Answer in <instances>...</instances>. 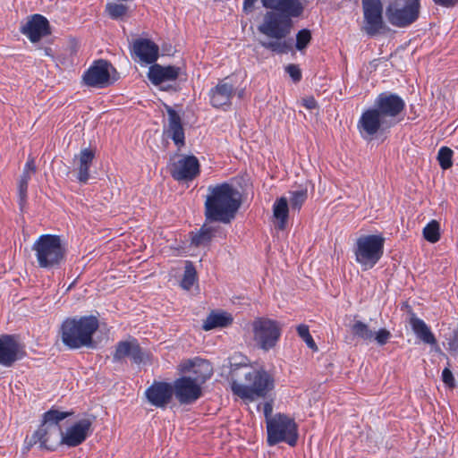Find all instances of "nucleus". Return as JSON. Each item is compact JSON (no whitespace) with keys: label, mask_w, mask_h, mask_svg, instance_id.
<instances>
[{"label":"nucleus","mask_w":458,"mask_h":458,"mask_svg":"<svg viewBox=\"0 0 458 458\" xmlns=\"http://www.w3.org/2000/svg\"><path fill=\"white\" fill-rule=\"evenodd\" d=\"M38 266L40 268L51 269L58 267L65 257V247L59 235L42 234L33 243Z\"/></svg>","instance_id":"nucleus-7"},{"label":"nucleus","mask_w":458,"mask_h":458,"mask_svg":"<svg viewBox=\"0 0 458 458\" xmlns=\"http://www.w3.org/2000/svg\"><path fill=\"white\" fill-rule=\"evenodd\" d=\"M350 329L354 336L365 342L371 341L374 337V332L369 328V327L366 323L360 320H355L350 326Z\"/></svg>","instance_id":"nucleus-31"},{"label":"nucleus","mask_w":458,"mask_h":458,"mask_svg":"<svg viewBox=\"0 0 458 458\" xmlns=\"http://www.w3.org/2000/svg\"><path fill=\"white\" fill-rule=\"evenodd\" d=\"M447 350L452 354H458V328L453 332V335L447 339Z\"/></svg>","instance_id":"nucleus-41"},{"label":"nucleus","mask_w":458,"mask_h":458,"mask_svg":"<svg viewBox=\"0 0 458 458\" xmlns=\"http://www.w3.org/2000/svg\"><path fill=\"white\" fill-rule=\"evenodd\" d=\"M174 394L173 386L170 383L155 381L145 391L148 402L157 407L165 408L171 402Z\"/></svg>","instance_id":"nucleus-20"},{"label":"nucleus","mask_w":458,"mask_h":458,"mask_svg":"<svg viewBox=\"0 0 458 458\" xmlns=\"http://www.w3.org/2000/svg\"><path fill=\"white\" fill-rule=\"evenodd\" d=\"M196 269L191 262L188 261L185 266L183 277L181 282V286L185 290H190L196 281Z\"/></svg>","instance_id":"nucleus-34"},{"label":"nucleus","mask_w":458,"mask_h":458,"mask_svg":"<svg viewBox=\"0 0 458 458\" xmlns=\"http://www.w3.org/2000/svg\"><path fill=\"white\" fill-rule=\"evenodd\" d=\"M95 158V152L89 148L81 150L78 156V176L80 182L86 183L89 179V168Z\"/></svg>","instance_id":"nucleus-26"},{"label":"nucleus","mask_w":458,"mask_h":458,"mask_svg":"<svg viewBox=\"0 0 458 458\" xmlns=\"http://www.w3.org/2000/svg\"><path fill=\"white\" fill-rule=\"evenodd\" d=\"M263 7L268 9L261 22L258 25V31L273 40L261 42L266 49L277 54H286L292 46L284 41L293 28V19L302 15L307 0H260Z\"/></svg>","instance_id":"nucleus-1"},{"label":"nucleus","mask_w":458,"mask_h":458,"mask_svg":"<svg viewBox=\"0 0 458 458\" xmlns=\"http://www.w3.org/2000/svg\"><path fill=\"white\" fill-rule=\"evenodd\" d=\"M167 113V125L164 128V134L172 139L180 149L185 145V134L182 117L171 106H165Z\"/></svg>","instance_id":"nucleus-21"},{"label":"nucleus","mask_w":458,"mask_h":458,"mask_svg":"<svg viewBox=\"0 0 458 458\" xmlns=\"http://www.w3.org/2000/svg\"><path fill=\"white\" fill-rule=\"evenodd\" d=\"M170 173L172 177L178 181H191L199 174V163L195 156H182L178 161L173 163Z\"/></svg>","instance_id":"nucleus-17"},{"label":"nucleus","mask_w":458,"mask_h":458,"mask_svg":"<svg viewBox=\"0 0 458 458\" xmlns=\"http://www.w3.org/2000/svg\"><path fill=\"white\" fill-rule=\"evenodd\" d=\"M132 49L135 55L146 64H153L158 57V46L148 38L135 40Z\"/></svg>","instance_id":"nucleus-24"},{"label":"nucleus","mask_w":458,"mask_h":458,"mask_svg":"<svg viewBox=\"0 0 458 458\" xmlns=\"http://www.w3.org/2000/svg\"><path fill=\"white\" fill-rule=\"evenodd\" d=\"M385 241L381 234L362 235L357 239L353 252L362 270L371 269L380 260Z\"/></svg>","instance_id":"nucleus-8"},{"label":"nucleus","mask_w":458,"mask_h":458,"mask_svg":"<svg viewBox=\"0 0 458 458\" xmlns=\"http://www.w3.org/2000/svg\"><path fill=\"white\" fill-rule=\"evenodd\" d=\"M94 417H87L76 421L71 427L62 431L59 445L76 447L81 445L91 434Z\"/></svg>","instance_id":"nucleus-14"},{"label":"nucleus","mask_w":458,"mask_h":458,"mask_svg":"<svg viewBox=\"0 0 458 458\" xmlns=\"http://www.w3.org/2000/svg\"><path fill=\"white\" fill-rule=\"evenodd\" d=\"M191 363L194 377H181L172 385L174 394L181 404H191L202 395L201 385L212 376L210 363L199 360Z\"/></svg>","instance_id":"nucleus-5"},{"label":"nucleus","mask_w":458,"mask_h":458,"mask_svg":"<svg viewBox=\"0 0 458 458\" xmlns=\"http://www.w3.org/2000/svg\"><path fill=\"white\" fill-rule=\"evenodd\" d=\"M453 150L448 147H441L437 153V160L442 169H449L453 165Z\"/></svg>","instance_id":"nucleus-35"},{"label":"nucleus","mask_w":458,"mask_h":458,"mask_svg":"<svg viewBox=\"0 0 458 458\" xmlns=\"http://www.w3.org/2000/svg\"><path fill=\"white\" fill-rule=\"evenodd\" d=\"M410 325L419 339L428 344H436L437 339L427 324L414 314L410 318Z\"/></svg>","instance_id":"nucleus-27"},{"label":"nucleus","mask_w":458,"mask_h":458,"mask_svg":"<svg viewBox=\"0 0 458 458\" xmlns=\"http://www.w3.org/2000/svg\"><path fill=\"white\" fill-rule=\"evenodd\" d=\"M205 201V216L210 222L230 223L242 205V196L229 183L208 186Z\"/></svg>","instance_id":"nucleus-2"},{"label":"nucleus","mask_w":458,"mask_h":458,"mask_svg":"<svg viewBox=\"0 0 458 458\" xmlns=\"http://www.w3.org/2000/svg\"><path fill=\"white\" fill-rule=\"evenodd\" d=\"M303 106L310 110L315 109L318 106L317 101L313 97H308L303 99Z\"/></svg>","instance_id":"nucleus-48"},{"label":"nucleus","mask_w":458,"mask_h":458,"mask_svg":"<svg viewBox=\"0 0 458 458\" xmlns=\"http://www.w3.org/2000/svg\"><path fill=\"white\" fill-rule=\"evenodd\" d=\"M50 52H51V48H49V47L45 48V54L47 55H51Z\"/></svg>","instance_id":"nucleus-49"},{"label":"nucleus","mask_w":458,"mask_h":458,"mask_svg":"<svg viewBox=\"0 0 458 458\" xmlns=\"http://www.w3.org/2000/svg\"><path fill=\"white\" fill-rule=\"evenodd\" d=\"M442 380L448 386H450V387L454 386L455 380H454L452 371L448 368H445L443 369Z\"/></svg>","instance_id":"nucleus-43"},{"label":"nucleus","mask_w":458,"mask_h":458,"mask_svg":"<svg viewBox=\"0 0 458 458\" xmlns=\"http://www.w3.org/2000/svg\"><path fill=\"white\" fill-rule=\"evenodd\" d=\"M30 178H31V176L21 175V179L19 181V185H18L19 204H20V207L21 209L23 208V207L26 204L28 184H29V181L30 180Z\"/></svg>","instance_id":"nucleus-37"},{"label":"nucleus","mask_w":458,"mask_h":458,"mask_svg":"<svg viewBox=\"0 0 458 458\" xmlns=\"http://www.w3.org/2000/svg\"><path fill=\"white\" fill-rule=\"evenodd\" d=\"M110 63L106 60H98L83 75L86 85L96 88H104L110 83Z\"/></svg>","instance_id":"nucleus-19"},{"label":"nucleus","mask_w":458,"mask_h":458,"mask_svg":"<svg viewBox=\"0 0 458 458\" xmlns=\"http://www.w3.org/2000/svg\"><path fill=\"white\" fill-rule=\"evenodd\" d=\"M25 355L22 345L13 335H0V365L12 367Z\"/></svg>","instance_id":"nucleus-16"},{"label":"nucleus","mask_w":458,"mask_h":458,"mask_svg":"<svg viewBox=\"0 0 458 458\" xmlns=\"http://www.w3.org/2000/svg\"><path fill=\"white\" fill-rule=\"evenodd\" d=\"M308 198L307 188L290 191V205L292 209L300 210Z\"/></svg>","instance_id":"nucleus-33"},{"label":"nucleus","mask_w":458,"mask_h":458,"mask_svg":"<svg viewBox=\"0 0 458 458\" xmlns=\"http://www.w3.org/2000/svg\"><path fill=\"white\" fill-rule=\"evenodd\" d=\"M373 107L394 126L397 123V116L405 108V102L399 95L386 91L376 98Z\"/></svg>","instance_id":"nucleus-13"},{"label":"nucleus","mask_w":458,"mask_h":458,"mask_svg":"<svg viewBox=\"0 0 458 458\" xmlns=\"http://www.w3.org/2000/svg\"><path fill=\"white\" fill-rule=\"evenodd\" d=\"M253 339L264 351L272 349L281 335V327L276 320L257 318L252 323Z\"/></svg>","instance_id":"nucleus-11"},{"label":"nucleus","mask_w":458,"mask_h":458,"mask_svg":"<svg viewBox=\"0 0 458 458\" xmlns=\"http://www.w3.org/2000/svg\"><path fill=\"white\" fill-rule=\"evenodd\" d=\"M130 357L133 362L139 364L143 360V353L141 348L135 339L131 341L118 342L115 346V352L113 360L115 362L123 360L124 358Z\"/></svg>","instance_id":"nucleus-23"},{"label":"nucleus","mask_w":458,"mask_h":458,"mask_svg":"<svg viewBox=\"0 0 458 458\" xmlns=\"http://www.w3.org/2000/svg\"><path fill=\"white\" fill-rule=\"evenodd\" d=\"M36 170L37 168L35 165V160L33 157H30L27 163L25 164L21 175L31 176V174L36 173Z\"/></svg>","instance_id":"nucleus-44"},{"label":"nucleus","mask_w":458,"mask_h":458,"mask_svg":"<svg viewBox=\"0 0 458 458\" xmlns=\"http://www.w3.org/2000/svg\"><path fill=\"white\" fill-rule=\"evenodd\" d=\"M357 127L363 139L370 140L374 135L379 132L383 133L393 126L390 122H387V120L372 106L362 113L358 121Z\"/></svg>","instance_id":"nucleus-12"},{"label":"nucleus","mask_w":458,"mask_h":458,"mask_svg":"<svg viewBox=\"0 0 458 458\" xmlns=\"http://www.w3.org/2000/svg\"><path fill=\"white\" fill-rule=\"evenodd\" d=\"M72 411H61L51 408L42 415V421L37 430L30 437L25 439V448L30 450L32 446L38 445L41 450L55 451L57 438L62 434V428L59 422L72 416Z\"/></svg>","instance_id":"nucleus-4"},{"label":"nucleus","mask_w":458,"mask_h":458,"mask_svg":"<svg viewBox=\"0 0 458 458\" xmlns=\"http://www.w3.org/2000/svg\"><path fill=\"white\" fill-rule=\"evenodd\" d=\"M285 71L294 82H299L301 80V71L297 64L287 65Z\"/></svg>","instance_id":"nucleus-42"},{"label":"nucleus","mask_w":458,"mask_h":458,"mask_svg":"<svg viewBox=\"0 0 458 458\" xmlns=\"http://www.w3.org/2000/svg\"><path fill=\"white\" fill-rule=\"evenodd\" d=\"M179 67L171 65L162 66L156 64L149 67L148 77L154 85L157 86L165 81H175L179 76Z\"/></svg>","instance_id":"nucleus-25"},{"label":"nucleus","mask_w":458,"mask_h":458,"mask_svg":"<svg viewBox=\"0 0 458 458\" xmlns=\"http://www.w3.org/2000/svg\"><path fill=\"white\" fill-rule=\"evenodd\" d=\"M98 327V319L93 315L67 318L60 327L62 342L71 350L92 348L93 335Z\"/></svg>","instance_id":"nucleus-3"},{"label":"nucleus","mask_w":458,"mask_h":458,"mask_svg":"<svg viewBox=\"0 0 458 458\" xmlns=\"http://www.w3.org/2000/svg\"><path fill=\"white\" fill-rule=\"evenodd\" d=\"M235 92V87L228 81V78L219 81L208 94L211 106L216 108L230 106Z\"/></svg>","instance_id":"nucleus-22"},{"label":"nucleus","mask_w":458,"mask_h":458,"mask_svg":"<svg viewBox=\"0 0 458 458\" xmlns=\"http://www.w3.org/2000/svg\"><path fill=\"white\" fill-rule=\"evenodd\" d=\"M423 237L430 243H436L440 239V225L437 220H431L423 228Z\"/></svg>","instance_id":"nucleus-32"},{"label":"nucleus","mask_w":458,"mask_h":458,"mask_svg":"<svg viewBox=\"0 0 458 458\" xmlns=\"http://www.w3.org/2000/svg\"><path fill=\"white\" fill-rule=\"evenodd\" d=\"M433 2L439 6L450 8L458 4V0H433Z\"/></svg>","instance_id":"nucleus-46"},{"label":"nucleus","mask_w":458,"mask_h":458,"mask_svg":"<svg viewBox=\"0 0 458 458\" xmlns=\"http://www.w3.org/2000/svg\"><path fill=\"white\" fill-rule=\"evenodd\" d=\"M217 229L213 226H203L191 237V243L197 247L208 245L215 236Z\"/></svg>","instance_id":"nucleus-30"},{"label":"nucleus","mask_w":458,"mask_h":458,"mask_svg":"<svg viewBox=\"0 0 458 458\" xmlns=\"http://www.w3.org/2000/svg\"><path fill=\"white\" fill-rule=\"evenodd\" d=\"M263 412L266 419V424L268 423L269 420H273L272 412H273V402H266L263 404Z\"/></svg>","instance_id":"nucleus-45"},{"label":"nucleus","mask_w":458,"mask_h":458,"mask_svg":"<svg viewBox=\"0 0 458 458\" xmlns=\"http://www.w3.org/2000/svg\"><path fill=\"white\" fill-rule=\"evenodd\" d=\"M391 333L386 328H380L377 332L374 333L373 339L376 340L378 345H385L391 338Z\"/></svg>","instance_id":"nucleus-40"},{"label":"nucleus","mask_w":458,"mask_h":458,"mask_svg":"<svg viewBox=\"0 0 458 458\" xmlns=\"http://www.w3.org/2000/svg\"><path fill=\"white\" fill-rule=\"evenodd\" d=\"M106 11L110 18L117 20L127 13L128 7L123 4L110 3L106 4Z\"/></svg>","instance_id":"nucleus-36"},{"label":"nucleus","mask_w":458,"mask_h":458,"mask_svg":"<svg viewBox=\"0 0 458 458\" xmlns=\"http://www.w3.org/2000/svg\"><path fill=\"white\" fill-rule=\"evenodd\" d=\"M246 385L233 381V393L242 399L253 402L264 398L274 388L273 377L265 370L249 369L243 374Z\"/></svg>","instance_id":"nucleus-6"},{"label":"nucleus","mask_w":458,"mask_h":458,"mask_svg":"<svg viewBox=\"0 0 458 458\" xmlns=\"http://www.w3.org/2000/svg\"><path fill=\"white\" fill-rule=\"evenodd\" d=\"M297 333L299 336L305 342L307 346L313 351L318 350V346L310 334L309 327L306 325H299L297 327Z\"/></svg>","instance_id":"nucleus-39"},{"label":"nucleus","mask_w":458,"mask_h":458,"mask_svg":"<svg viewBox=\"0 0 458 458\" xmlns=\"http://www.w3.org/2000/svg\"><path fill=\"white\" fill-rule=\"evenodd\" d=\"M364 31L375 36L385 28L383 21V4L380 0H362Z\"/></svg>","instance_id":"nucleus-15"},{"label":"nucleus","mask_w":458,"mask_h":458,"mask_svg":"<svg viewBox=\"0 0 458 458\" xmlns=\"http://www.w3.org/2000/svg\"><path fill=\"white\" fill-rule=\"evenodd\" d=\"M21 32L32 43L38 42L42 38L51 34L48 20L41 14L31 15L21 28Z\"/></svg>","instance_id":"nucleus-18"},{"label":"nucleus","mask_w":458,"mask_h":458,"mask_svg":"<svg viewBox=\"0 0 458 458\" xmlns=\"http://www.w3.org/2000/svg\"><path fill=\"white\" fill-rule=\"evenodd\" d=\"M289 213L288 200L285 197L276 199L273 205V215L277 220V227L280 230L285 228Z\"/></svg>","instance_id":"nucleus-28"},{"label":"nucleus","mask_w":458,"mask_h":458,"mask_svg":"<svg viewBox=\"0 0 458 458\" xmlns=\"http://www.w3.org/2000/svg\"><path fill=\"white\" fill-rule=\"evenodd\" d=\"M238 96L239 98H242L243 96V90H241L239 93H238Z\"/></svg>","instance_id":"nucleus-50"},{"label":"nucleus","mask_w":458,"mask_h":458,"mask_svg":"<svg viewBox=\"0 0 458 458\" xmlns=\"http://www.w3.org/2000/svg\"><path fill=\"white\" fill-rule=\"evenodd\" d=\"M420 3L412 0H394L387 5L386 17L387 21L397 28H405L417 21Z\"/></svg>","instance_id":"nucleus-10"},{"label":"nucleus","mask_w":458,"mask_h":458,"mask_svg":"<svg viewBox=\"0 0 458 458\" xmlns=\"http://www.w3.org/2000/svg\"><path fill=\"white\" fill-rule=\"evenodd\" d=\"M257 0H244L242 5V11L245 13H250L253 12Z\"/></svg>","instance_id":"nucleus-47"},{"label":"nucleus","mask_w":458,"mask_h":458,"mask_svg":"<svg viewBox=\"0 0 458 458\" xmlns=\"http://www.w3.org/2000/svg\"><path fill=\"white\" fill-rule=\"evenodd\" d=\"M311 40V32L308 29H302L296 34L295 47L299 51L305 49Z\"/></svg>","instance_id":"nucleus-38"},{"label":"nucleus","mask_w":458,"mask_h":458,"mask_svg":"<svg viewBox=\"0 0 458 458\" xmlns=\"http://www.w3.org/2000/svg\"><path fill=\"white\" fill-rule=\"evenodd\" d=\"M268 445L273 446L284 442L291 446L297 444L299 434L298 425L293 419L284 413H276L267 424Z\"/></svg>","instance_id":"nucleus-9"},{"label":"nucleus","mask_w":458,"mask_h":458,"mask_svg":"<svg viewBox=\"0 0 458 458\" xmlns=\"http://www.w3.org/2000/svg\"><path fill=\"white\" fill-rule=\"evenodd\" d=\"M233 322V318L227 313H210L203 323L202 328L209 331L216 327H225Z\"/></svg>","instance_id":"nucleus-29"}]
</instances>
